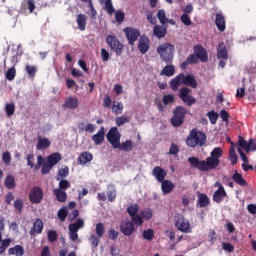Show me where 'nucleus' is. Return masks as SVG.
I'll return each instance as SVG.
<instances>
[{
	"instance_id": "4c0bfd02",
	"label": "nucleus",
	"mask_w": 256,
	"mask_h": 256,
	"mask_svg": "<svg viewBox=\"0 0 256 256\" xmlns=\"http://www.w3.org/2000/svg\"><path fill=\"white\" fill-rule=\"evenodd\" d=\"M4 186L6 189H15L17 184L15 183V176L8 174L4 180Z\"/></svg>"
},
{
	"instance_id": "aec40b11",
	"label": "nucleus",
	"mask_w": 256,
	"mask_h": 256,
	"mask_svg": "<svg viewBox=\"0 0 256 256\" xmlns=\"http://www.w3.org/2000/svg\"><path fill=\"white\" fill-rule=\"evenodd\" d=\"M152 175L157 179L159 183H161L165 181V178L167 177V171L159 166H156L152 170Z\"/></svg>"
},
{
	"instance_id": "c03bdc74",
	"label": "nucleus",
	"mask_w": 256,
	"mask_h": 256,
	"mask_svg": "<svg viewBox=\"0 0 256 256\" xmlns=\"http://www.w3.org/2000/svg\"><path fill=\"white\" fill-rule=\"evenodd\" d=\"M157 18L160 21L161 25H167V23H169V19L167 18V15L165 14V10L163 9L158 11Z\"/></svg>"
},
{
	"instance_id": "bf43d9fd",
	"label": "nucleus",
	"mask_w": 256,
	"mask_h": 256,
	"mask_svg": "<svg viewBox=\"0 0 256 256\" xmlns=\"http://www.w3.org/2000/svg\"><path fill=\"white\" fill-rule=\"evenodd\" d=\"M107 197H108V201H110L111 203L115 201V199L117 198V192L115 191L114 188H111L107 191Z\"/></svg>"
},
{
	"instance_id": "de8ad7c7",
	"label": "nucleus",
	"mask_w": 256,
	"mask_h": 256,
	"mask_svg": "<svg viewBox=\"0 0 256 256\" xmlns=\"http://www.w3.org/2000/svg\"><path fill=\"white\" fill-rule=\"evenodd\" d=\"M217 57L219 59H224V60L229 59V53L227 52V47L226 46H223L222 48H220L217 51Z\"/></svg>"
},
{
	"instance_id": "a18cd8bd",
	"label": "nucleus",
	"mask_w": 256,
	"mask_h": 256,
	"mask_svg": "<svg viewBox=\"0 0 256 256\" xmlns=\"http://www.w3.org/2000/svg\"><path fill=\"white\" fill-rule=\"evenodd\" d=\"M104 9L108 15H113L115 13V7H113V0H106L104 2Z\"/></svg>"
},
{
	"instance_id": "4be33fe9",
	"label": "nucleus",
	"mask_w": 256,
	"mask_h": 256,
	"mask_svg": "<svg viewBox=\"0 0 256 256\" xmlns=\"http://www.w3.org/2000/svg\"><path fill=\"white\" fill-rule=\"evenodd\" d=\"M215 25L221 33L227 29L226 22H225V16L221 13H217L215 17Z\"/></svg>"
},
{
	"instance_id": "473e14b6",
	"label": "nucleus",
	"mask_w": 256,
	"mask_h": 256,
	"mask_svg": "<svg viewBox=\"0 0 256 256\" xmlns=\"http://www.w3.org/2000/svg\"><path fill=\"white\" fill-rule=\"evenodd\" d=\"M8 255L24 256L25 248L21 245H15L14 247L9 248Z\"/></svg>"
},
{
	"instance_id": "39448f33",
	"label": "nucleus",
	"mask_w": 256,
	"mask_h": 256,
	"mask_svg": "<svg viewBox=\"0 0 256 256\" xmlns=\"http://www.w3.org/2000/svg\"><path fill=\"white\" fill-rule=\"evenodd\" d=\"M95 233L96 234H91L88 239L93 250L99 247V242L101 241L103 235H105V224L103 222L96 224Z\"/></svg>"
},
{
	"instance_id": "6ab92c4d",
	"label": "nucleus",
	"mask_w": 256,
	"mask_h": 256,
	"mask_svg": "<svg viewBox=\"0 0 256 256\" xmlns=\"http://www.w3.org/2000/svg\"><path fill=\"white\" fill-rule=\"evenodd\" d=\"M43 227H45L43 220L37 218L34 221L33 227L30 229L29 234L31 235V237H36L37 235H41V233H43Z\"/></svg>"
},
{
	"instance_id": "ea45409f",
	"label": "nucleus",
	"mask_w": 256,
	"mask_h": 256,
	"mask_svg": "<svg viewBox=\"0 0 256 256\" xmlns=\"http://www.w3.org/2000/svg\"><path fill=\"white\" fill-rule=\"evenodd\" d=\"M142 237L145 241H153V239H155V231L151 228L144 230Z\"/></svg>"
},
{
	"instance_id": "69168bd1",
	"label": "nucleus",
	"mask_w": 256,
	"mask_h": 256,
	"mask_svg": "<svg viewBox=\"0 0 256 256\" xmlns=\"http://www.w3.org/2000/svg\"><path fill=\"white\" fill-rule=\"evenodd\" d=\"M101 57H102V61L104 63H107V61H109V57H110L109 51H107V49H105V48H102L101 49Z\"/></svg>"
},
{
	"instance_id": "c9c22d12",
	"label": "nucleus",
	"mask_w": 256,
	"mask_h": 256,
	"mask_svg": "<svg viewBox=\"0 0 256 256\" xmlns=\"http://www.w3.org/2000/svg\"><path fill=\"white\" fill-rule=\"evenodd\" d=\"M53 193L59 203H65V201H67V192H65V190L56 188L53 190Z\"/></svg>"
},
{
	"instance_id": "3c124183",
	"label": "nucleus",
	"mask_w": 256,
	"mask_h": 256,
	"mask_svg": "<svg viewBox=\"0 0 256 256\" xmlns=\"http://www.w3.org/2000/svg\"><path fill=\"white\" fill-rule=\"evenodd\" d=\"M17 75V70L15 67H11L10 69L7 70L5 77L8 81H13Z\"/></svg>"
},
{
	"instance_id": "603ef678",
	"label": "nucleus",
	"mask_w": 256,
	"mask_h": 256,
	"mask_svg": "<svg viewBox=\"0 0 256 256\" xmlns=\"http://www.w3.org/2000/svg\"><path fill=\"white\" fill-rule=\"evenodd\" d=\"M123 107L122 102H117L116 104L114 103L112 106V111L115 113V115H121V113H123Z\"/></svg>"
},
{
	"instance_id": "bb28decb",
	"label": "nucleus",
	"mask_w": 256,
	"mask_h": 256,
	"mask_svg": "<svg viewBox=\"0 0 256 256\" xmlns=\"http://www.w3.org/2000/svg\"><path fill=\"white\" fill-rule=\"evenodd\" d=\"M63 107H65V109H77V107H79V99H77V97L69 96L65 100Z\"/></svg>"
},
{
	"instance_id": "c85d7f7f",
	"label": "nucleus",
	"mask_w": 256,
	"mask_h": 256,
	"mask_svg": "<svg viewBox=\"0 0 256 256\" xmlns=\"http://www.w3.org/2000/svg\"><path fill=\"white\" fill-rule=\"evenodd\" d=\"M90 161H93V154H91V152H82L78 157L79 165H86V163H90Z\"/></svg>"
},
{
	"instance_id": "37998d69",
	"label": "nucleus",
	"mask_w": 256,
	"mask_h": 256,
	"mask_svg": "<svg viewBox=\"0 0 256 256\" xmlns=\"http://www.w3.org/2000/svg\"><path fill=\"white\" fill-rule=\"evenodd\" d=\"M25 71H26L27 75L29 77H31V79H35V75L37 74V66L27 64L25 66Z\"/></svg>"
},
{
	"instance_id": "5fc2aeb1",
	"label": "nucleus",
	"mask_w": 256,
	"mask_h": 256,
	"mask_svg": "<svg viewBox=\"0 0 256 256\" xmlns=\"http://www.w3.org/2000/svg\"><path fill=\"white\" fill-rule=\"evenodd\" d=\"M9 245H11L10 238L2 240V243L0 244V255H3V253L7 251V247H9Z\"/></svg>"
},
{
	"instance_id": "f3484780",
	"label": "nucleus",
	"mask_w": 256,
	"mask_h": 256,
	"mask_svg": "<svg viewBox=\"0 0 256 256\" xmlns=\"http://www.w3.org/2000/svg\"><path fill=\"white\" fill-rule=\"evenodd\" d=\"M194 54L201 63H207V61H209V54L207 53V50L199 44L194 46Z\"/></svg>"
},
{
	"instance_id": "2eb2a0df",
	"label": "nucleus",
	"mask_w": 256,
	"mask_h": 256,
	"mask_svg": "<svg viewBox=\"0 0 256 256\" xmlns=\"http://www.w3.org/2000/svg\"><path fill=\"white\" fill-rule=\"evenodd\" d=\"M239 147L244 149L246 153H250V151H256V140L253 138L249 139L247 142L242 136L238 138Z\"/></svg>"
},
{
	"instance_id": "58836bf2",
	"label": "nucleus",
	"mask_w": 256,
	"mask_h": 256,
	"mask_svg": "<svg viewBox=\"0 0 256 256\" xmlns=\"http://www.w3.org/2000/svg\"><path fill=\"white\" fill-rule=\"evenodd\" d=\"M79 130L80 131H85L86 133H95V129L97 126L95 124H87L85 126V123L81 122L78 124Z\"/></svg>"
},
{
	"instance_id": "052dcab7",
	"label": "nucleus",
	"mask_w": 256,
	"mask_h": 256,
	"mask_svg": "<svg viewBox=\"0 0 256 256\" xmlns=\"http://www.w3.org/2000/svg\"><path fill=\"white\" fill-rule=\"evenodd\" d=\"M2 161L4 164L8 167V165H11V153L9 151L4 152L2 154Z\"/></svg>"
},
{
	"instance_id": "680f3d73",
	"label": "nucleus",
	"mask_w": 256,
	"mask_h": 256,
	"mask_svg": "<svg viewBox=\"0 0 256 256\" xmlns=\"http://www.w3.org/2000/svg\"><path fill=\"white\" fill-rule=\"evenodd\" d=\"M51 169H53V166H50L48 162L44 163L41 169L42 175H49V173H51Z\"/></svg>"
},
{
	"instance_id": "79ce46f5",
	"label": "nucleus",
	"mask_w": 256,
	"mask_h": 256,
	"mask_svg": "<svg viewBox=\"0 0 256 256\" xmlns=\"http://www.w3.org/2000/svg\"><path fill=\"white\" fill-rule=\"evenodd\" d=\"M140 217H142V221L143 219H145V221H149L153 219V210H151V208H146L142 210L140 212Z\"/></svg>"
},
{
	"instance_id": "338daca9",
	"label": "nucleus",
	"mask_w": 256,
	"mask_h": 256,
	"mask_svg": "<svg viewBox=\"0 0 256 256\" xmlns=\"http://www.w3.org/2000/svg\"><path fill=\"white\" fill-rule=\"evenodd\" d=\"M14 207L17 211H19V213H21V211H23V200L21 199L15 200Z\"/></svg>"
},
{
	"instance_id": "7c9ffc66",
	"label": "nucleus",
	"mask_w": 256,
	"mask_h": 256,
	"mask_svg": "<svg viewBox=\"0 0 256 256\" xmlns=\"http://www.w3.org/2000/svg\"><path fill=\"white\" fill-rule=\"evenodd\" d=\"M153 35H155L157 39H163V37L167 35V28L161 25H155L153 28Z\"/></svg>"
},
{
	"instance_id": "774afa93",
	"label": "nucleus",
	"mask_w": 256,
	"mask_h": 256,
	"mask_svg": "<svg viewBox=\"0 0 256 256\" xmlns=\"http://www.w3.org/2000/svg\"><path fill=\"white\" fill-rule=\"evenodd\" d=\"M180 19H181L182 23L185 24L186 26H189L192 23L191 18L187 14H182Z\"/></svg>"
},
{
	"instance_id": "393cba45",
	"label": "nucleus",
	"mask_w": 256,
	"mask_h": 256,
	"mask_svg": "<svg viewBox=\"0 0 256 256\" xmlns=\"http://www.w3.org/2000/svg\"><path fill=\"white\" fill-rule=\"evenodd\" d=\"M161 189L163 195H169L175 189V184L170 180H164L161 182Z\"/></svg>"
},
{
	"instance_id": "a211bd4d",
	"label": "nucleus",
	"mask_w": 256,
	"mask_h": 256,
	"mask_svg": "<svg viewBox=\"0 0 256 256\" xmlns=\"http://www.w3.org/2000/svg\"><path fill=\"white\" fill-rule=\"evenodd\" d=\"M175 227L178 231H181V233H191V224L189 223V220L184 217H180L176 220Z\"/></svg>"
},
{
	"instance_id": "4468645a",
	"label": "nucleus",
	"mask_w": 256,
	"mask_h": 256,
	"mask_svg": "<svg viewBox=\"0 0 256 256\" xmlns=\"http://www.w3.org/2000/svg\"><path fill=\"white\" fill-rule=\"evenodd\" d=\"M215 187H218V189L213 194V201L218 204L223 203V199L227 197L225 187H223V184H221V182H216Z\"/></svg>"
},
{
	"instance_id": "423d86ee",
	"label": "nucleus",
	"mask_w": 256,
	"mask_h": 256,
	"mask_svg": "<svg viewBox=\"0 0 256 256\" xmlns=\"http://www.w3.org/2000/svg\"><path fill=\"white\" fill-rule=\"evenodd\" d=\"M187 115V108L183 106H177L173 110V116L170 123L173 127H181L185 123V116Z\"/></svg>"
},
{
	"instance_id": "1a4fd4ad",
	"label": "nucleus",
	"mask_w": 256,
	"mask_h": 256,
	"mask_svg": "<svg viewBox=\"0 0 256 256\" xmlns=\"http://www.w3.org/2000/svg\"><path fill=\"white\" fill-rule=\"evenodd\" d=\"M85 227V220L78 218L75 223H71L68 226L69 229V237L71 241H77L79 239V234L77 231L79 229H83Z\"/></svg>"
},
{
	"instance_id": "2f4dec72",
	"label": "nucleus",
	"mask_w": 256,
	"mask_h": 256,
	"mask_svg": "<svg viewBox=\"0 0 256 256\" xmlns=\"http://www.w3.org/2000/svg\"><path fill=\"white\" fill-rule=\"evenodd\" d=\"M232 180L237 185H240V187H247V180H245V178H243V175H241L237 171H235V173L232 175Z\"/></svg>"
},
{
	"instance_id": "0eeeda50",
	"label": "nucleus",
	"mask_w": 256,
	"mask_h": 256,
	"mask_svg": "<svg viewBox=\"0 0 256 256\" xmlns=\"http://www.w3.org/2000/svg\"><path fill=\"white\" fill-rule=\"evenodd\" d=\"M106 43L108 47H110V50L115 53L116 57H121V55H123V49L125 46L121 43V41H119V39H117V37L114 35H109L106 38Z\"/></svg>"
},
{
	"instance_id": "c756f323",
	"label": "nucleus",
	"mask_w": 256,
	"mask_h": 256,
	"mask_svg": "<svg viewBox=\"0 0 256 256\" xmlns=\"http://www.w3.org/2000/svg\"><path fill=\"white\" fill-rule=\"evenodd\" d=\"M76 23L80 31H85L87 28V15L78 14L76 18Z\"/></svg>"
},
{
	"instance_id": "20e7f679",
	"label": "nucleus",
	"mask_w": 256,
	"mask_h": 256,
	"mask_svg": "<svg viewBox=\"0 0 256 256\" xmlns=\"http://www.w3.org/2000/svg\"><path fill=\"white\" fill-rule=\"evenodd\" d=\"M157 53L160 55V59L166 63H173V59L175 57V46L169 42L160 44L157 47Z\"/></svg>"
},
{
	"instance_id": "f704fd0d",
	"label": "nucleus",
	"mask_w": 256,
	"mask_h": 256,
	"mask_svg": "<svg viewBox=\"0 0 256 256\" xmlns=\"http://www.w3.org/2000/svg\"><path fill=\"white\" fill-rule=\"evenodd\" d=\"M160 75L165 77H173L175 75V66L173 64L166 65L160 72Z\"/></svg>"
},
{
	"instance_id": "e433bc0d",
	"label": "nucleus",
	"mask_w": 256,
	"mask_h": 256,
	"mask_svg": "<svg viewBox=\"0 0 256 256\" xmlns=\"http://www.w3.org/2000/svg\"><path fill=\"white\" fill-rule=\"evenodd\" d=\"M135 145L133 144L132 140H126L122 144L120 143L116 149H119V151H133V148Z\"/></svg>"
},
{
	"instance_id": "e2e57ef3",
	"label": "nucleus",
	"mask_w": 256,
	"mask_h": 256,
	"mask_svg": "<svg viewBox=\"0 0 256 256\" xmlns=\"http://www.w3.org/2000/svg\"><path fill=\"white\" fill-rule=\"evenodd\" d=\"M146 19L148 22H150L151 25H157V18L153 16V11H149L146 14Z\"/></svg>"
},
{
	"instance_id": "7ed1b4c3",
	"label": "nucleus",
	"mask_w": 256,
	"mask_h": 256,
	"mask_svg": "<svg viewBox=\"0 0 256 256\" xmlns=\"http://www.w3.org/2000/svg\"><path fill=\"white\" fill-rule=\"evenodd\" d=\"M207 143V135L197 129H192L186 138V145L195 149V147H203Z\"/></svg>"
},
{
	"instance_id": "5701e85b",
	"label": "nucleus",
	"mask_w": 256,
	"mask_h": 256,
	"mask_svg": "<svg viewBox=\"0 0 256 256\" xmlns=\"http://www.w3.org/2000/svg\"><path fill=\"white\" fill-rule=\"evenodd\" d=\"M149 38L146 37V36H143L139 39V42H138V49L140 51V53L142 55H145V53H147V51H149Z\"/></svg>"
},
{
	"instance_id": "b1692460",
	"label": "nucleus",
	"mask_w": 256,
	"mask_h": 256,
	"mask_svg": "<svg viewBox=\"0 0 256 256\" xmlns=\"http://www.w3.org/2000/svg\"><path fill=\"white\" fill-rule=\"evenodd\" d=\"M199 63V60L197 58V55L195 53L190 54L184 62L181 63L180 67L181 69H187L189 65H197Z\"/></svg>"
},
{
	"instance_id": "49530a36",
	"label": "nucleus",
	"mask_w": 256,
	"mask_h": 256,
	"mask_svg": "<svg viewBox=\"0 0 256 256\" xmlns=\"http://www.w3.org/2000/svg\"><path fill=\"white\" fill-rule=\"evenodd\" d=\"M5 113H6L7 117H13V115H15V104L7 103L5 105Z\"/></svg>"
},
{
	"instance_id": "72a5a7b5",
	"label": "nucleus",
	"mask_w": 256,
	"mask_h": 256,
	"mask_svg": "<svg viewBox=\"0 0 256 256\" xmlns=\"http://www.w3.org/2000/svg\"><path fill=\"white\" fill-rule=\"evenodd\" d=\"M61 159V153L56 152L47 157V163H49L50 166L55 167V165H57Z\"/></svg>"
},
{
	"instance_id": "f03ea898",
	"label": "nucleus",
	"mask_w": 256,
	"mask_h": 256,
	"mask_svg": "<svg viewBox=\"0 0 256 256\" xmlns=\"http://www.w3.org/2000/svg\"><path fill=\"white\" fill-rule=\"evenodd\" d=\"M169 85L172 91H177L181 85L197 89V80L195 79V76L191 74L185 75L180 73L170 81Z\"/></svg>"
},
{
	"instance_id": "a19ab883",
	"label": "nucleus",
	"mask_w": 256,
	"mask_h": 256,
	"mask_svg": "<svg viewBox=\"0 0 256 256\" xmlns=\"http://www.w3.org/2000/svg\"><path fill=\"white\" fill-rule=\"evenodd\" d=\"M68 215H69V208L62 207L60 210H58L57 217L62 223L65 221V219H67Z\"/></svg>"
},
{
	"instance_id": "ddd939ff",
	"label": "nucleus",
	"mask_w": 256,
	"mask_h": 256,
	"mask_svg": "<svg viewBox=\"0 0 256 256\" xmlns=\"http://www.w3.org/2000/svg\"><path fill=\"white\" fill-rule=\"evenodd\" d=\"M29 199L34 205H39L43 201V189L39 186L33 187L29 193Z\"/></svg>"
},
{
	"instance_id": "412c9836",
	"label": "nucleus",
	"mask_w": 256,
	"mask_h": 256,
	"mask_svg": "<svg viewBox=\"0 0 256 256\" xmlns=\"http://www.w3.org/2000/svg\"><path fill=\"white\" fill-rule=\"evenodd\" d=\"M51 147V140L49 138L38 136V142L36 144L37 151H45Z\"/></svg>"
},
{
	"instance_id": "13d9d810",
	"label": "nucleus",
	"mask_w": 256,
	"mask_h": 256,
	"mask_svg": "<svg viewBox=\"0 0 256 256\" xmlns=\"http://www.w3.org/2000/svg\"><path fill=\"white\" fill-rule=\"evenodd\" d=\"M58 189H60V191H66V189H71V183H69V181L65 179L60 180Z\"/></svg>"
},
{
	"instance_id": "864d4df0",
	"label": "nucleus",
	"mask_w": 256,
	"mask_h": 256,
	"mask_svg": "<svg viewBox=\"0 0 256 256\" xmlns=\"http://www.w3.org/2000/svg\"><path fill=\"white\" fill-rule=\"evenodd\" d=\"M129 121V117L127 116H119L115 118L117 127H122V125H125V123H129Z\"/></svg>"
},
{
	"instance_id": "9b49d317",
	"label": "nucleus",
	"mask_w": 256,
	"mask_h": 256,
	"mask_svg": "<svg viewBox=\"0 0 256 256\" xmlns=\"http://www.w3.org/2000/svg\"><path fill=\"white\" fill-rule=\"evenodd\" d=\"M190 93H191V89L187 87H182L180 88L178 96H179V99H181V101L185 103V105H187L188 107H193V105L197 103V99L192 95H190Z\"/></svg>"
},
{
	"instance_id": "8fccbe9b",
	"label": "nucleus",
	"mask_w": 256,
	"mask_h": 256,
	"mask_svg": "<svg viewBox=\"0 0 256 256\" xmlns=\"http://www.w3.org/2000/svg\"><path fill=\"white\" fill-rule=\"evenodd\" d=\"M69 175V167H64L58 171L57 181L65 179Z\"/></svg>"
},
{
	"instance_id": "09e8293b",
	"label": "nucleus",
	"mask_w": 256,
	"mask_h": 256,
	"mask_svg": "<svg viewBox=\"0 0 256 256\" xmlns=\"http://www.w3.org/2000/svg\"><path fill=\"white\" fill-rule=\"evenodd\" d=\"M162 102L166 106L173 105V103H175V95H173V94L164 95L162 98Z\"/></svg>"
},
{
	"instance_id": "9d476101",
	"label": "nucleus",
	"mask_w": 256,
	"mask_h": 256,
	"mask_svg": "<svg viewBox=\"0 0 256 256\" xmlns=\"http://www.w3.org/2000/svg\"><path fill=\"white\" fill-rule=\"evenodd\" d=\"M107 141L112 145L113 149H117L119 147V144L121 143V133H119V128L112 127L107 135H106Z\"/></svg>"
},
{
	"instance_id": "dca6fc26",
	"label": "nucleus",
	"mask_w": 256,
	"mask_h": 256,
	"mask_svg": "<svg viewBox=\"0 0 256 256\" xmlns=\"http://www.w3.org/2000/svg\"><path fill=\"white\" fill-rule=\"evenodd\" d=\"M135 226L137 225L135 222H133V220L126 221L120 225L121 233H123L126 237H131V235L136 231Z\"/></svg>"
},
{
	"instance_id": "6e6d98bb",
	"label": "nucleus",
	"mask_w": 256,
	"mask_h": 256,
	"mask_svg": "<svg viewBox=\"0 0 256 256\" xmlns=\"http://www.w3.org/2000/svg\"><path fill=\"white\" fill-rule=\"evenodd\" d=\"M47 237H48V241H50V243H55V241H57L59 235L57 234V231L49 230L47 232Z\"/></svg>"
},
{
	"instance_id": "6e6552de",
	"label": "nucleus",
	"mask_w": 256,
	"mask_h": 256,
	"mask_svg": "<svg viewBox=\"0 0 256 256\" xmlns=\"http://www.w3.org/2000/svg\"><path fill=\"white\" fill-rule=\"evenodd\" d=\"M131 221L136 225V227H143V218L138 214L139 213V204H132L126 209Z\"/></svg>"
},
{
	"instance_id": "f8f14e48",
	"label": "nucleus",
	"mask_w": 256,
	"mask_h": 256,
	"mask_svg": "<svg viewBox=\"0 0 256 256\" xmlns=\"http://www.w3.org/2000/svg\"><path fill=\"white\" fill-rule=\"evenodd\" d=\"M125 36L128 40L129 45L134 46L135 41L141 36V32L136 28L126 27L124 29Z\"/></svg>"
},
{
	"instance_id": "cd10ccee",
	"label": "nucleus",
	"mask_w": 256,
	"mask_h": 256,
	"mask_svg": "<svg viewBox=\"0 0 256 256\" xmlns=\"http://www.w3.org/2000/svg\"><path fill=\"white\" fill-rule=\"evenodd\" d=\"M211 201L209 200V196L207 194L198 193V201L197 206L200 208L209 207Z\"/></svg>"
},
{
	"instance_id": "a878e982",
	"label": "nucleus",
	"mask_w": 256,
	"mask_h": 256,
	"mask_svg": "<svg viewBox=\"0 0 256 256\" xmlns=\"http://www.w3.org/2000/svg\"><path fill=\"white\" fill-rule=\"evenodd\" d=\"M92 141L95 145H102L105 141V127H101L97 134L92 135Z\"/></svg>"
},
{
	"instance_id": "0e129e2a",
	"label": "nucleus",
	"mask_w": 256,
	"mask_h": 256,
	"mask_svg": "<svg viewBox=\"0 0 256 256\" xmlns=\"http://www.w3.org/2000/svg\"><path fill=\"white\" fill-rule=\"evenodd\" d=\"M230 161L232 165H237L238 158L234 148L230 149Z\"/></svg>"
},
{
	"instance_id": "4d7b16f0",
	"label": "nucleus",
	"mask_w": 256,
	"mask_h": 256,
	"mask_svg": "<svg viewBox=\"0 0 256 256\" xmlns=\"http://www.w3.org/2000/svg\"><path fill=\"white\" fill-rule=\"evenodd\" d=\"M207 117L209 118L210 123L215 125L217 123V119H219V114L215 111H210L207 113Z\"/></svg>"
},
{
	"instance_id": "f257e3e1",
	"label": "nucleus",
	"mask_w": 256,
	"mask_h": 256,
	"mask_svg": "<svg viewBox=\"0 0 256 256\" xmlns=\"http://www.w3.org/2000/svg\"><path fill=\"white\" fill-rule=\"evenodd\" d=\"M221 157H223V148L215 147L206 160H200L198 157L193 156L188 158V163L193 169L208 173V171H215L221 165Z\"/></svg>"
}]
</instances>
